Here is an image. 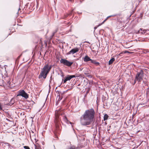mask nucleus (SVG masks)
I'll list each match as a JSON object with an SVG mask.
<instances>
[{
	"mask_svg": "<svg viewBox=\"0 0 149 149\" xmlns=\"http://www.w3.org/2000/svg\"><path fill=\"white\" fill-rule=\"evenodd\" d=\"M24 148L25 149H30L29 147L28 146H24Z\"/></svg>",
	"mask_w": 149,
	"mask_h": 149,
	"instance_id": "20",
	"label": "nucleus"
},
{
	"mask_svg": "<svg viewBox=\"0 0 149 149\" xmlns=\"http://www.w3.org/2000/svg\"><path fill=\"white\" fill-rule=\"evenodd\" d=\"M70 1H72V0H70Z\"/></svg>",
	"mask_w": 149,
	"mask_h": 149,
	"instance_id": "40",
	"label": "nucleus"
},
{
	"mask_svg": "<svg viewBox=\"0 0 149 149\" xmlns=\"http://www.w3.org/2000/svg\"><path fill=\"white\" fill-rule=\"evenodd\" d=\"M95 112L93 108L86 110L80 118V123L84 126L90 125L95 118Z\"/></svg>",
	"mask_w": 149,
	"mask_h": 149,
	"instance_id": "1",
	"label": "nucleus"
},
{
	"mask_svg": "<svg viewBox=\"0 0 149 149\" xmlns=\"http://www.w3.org/2000/svg\"><path fill=\"white\" fill-rule=\"evenodd\" d=\"M146 30L143 29L142 28H140L139 30L138 31V33L143 34L144 33L146 32Z\"/></svg>",
	"mask_w": 149,
	"mask_h": 149,
	"instance_id": "10",
	"label": "nucleus"
},
{
	"mask_svg": "<svg viewBox=\"0 0 149 149\" xmlns=\"http://www.w3.org/2000/svg\"><path fill=\"white\" fill-rule=\"evenodd\" d=\"M135 114H134L132 115V118H134V116L135 115Z\"/></svg>",
	"mask_w": 149,
	"mask_h": 149,
	"instance_id": "29",
	"label": "nucleus"
},
{
	"mask_svg": "<svg viewBox=\"0 0 149 149\" xmlns=\"http://www.w3.org/2000/svg\"><path fill=\"white\" fill-rule=\"evenodd\" d=\"M3 110V105L0 102V110Z\"/></svg>",
	"mask_w": 149,
	"mask_h": 149,
	"instance_id": "19",
	"label": "nucleus"
},
{
	"mask_svg": "<svg viewBox=\"0 0 149 149\" xmlns=\"http://www.w3.org/2000/svg\"><path fill=\"white\" fill-rule=\"evenodd\" d=\"M58 100H57V102H58L60 101L61 99V98L59 96H58Z\"/></svg>",
	"mask_w": 149,
	"mask_h": 149,
	"instance_id": "22",
	"label": "nucleus"
},
{
	"mask_svg": "<svg viewBox=\"0 0 149 149\" xmlns=\"http://www.w3.org/2000/svg\"><path fill=\"white\" fill-rule=\"evenodd\" d=\"M30 136L31 139L32 140L33 139H35V134H34L33 132V131H32V133H30Z\"/></svg>",
	"mask_w": 149,
	"mask_h": 149,
	"instance_id": "12",
	"label": "nucleus"
},
{
	"mask_svg": "<svg viewBox=\"0 0 149 149\" xmlns=\"http://www.w3.org/2000/svg\"><path fill=\"white\" fill-rule=\"evenodd\" d=\"M76 76L75 75H68L65 77V78L67 81L70 80L71 79L73 78H75Z\"/></svg>",
	"mask_w": 149,
	"mask_h": 149,
	"instance_id": "9",
	"label": "nucleus"
},
{
	"mask_svg": "<svg viewBox=\"0 0 149 149\" xmlns=\"http://www.w3.org/2000/svg\"><path fill=\"white\" fill-rule=\"evenodd\" d=\"M15 103V100L14 98H12L10 100V102L8 104L10 106H11Z\"/></svg>",
	"mask_w": 149,
	"mask_h": 149,
	"instance_id": "13",
	"label": "nucleus"
},
{
	"mask_svg": "<svg viewBox=\"0 0 149 149\" xmlns=\"http://www.w3.org/2000/svg\"><path fill=\"white\" fill-rule=\"evenodd\" d=\"M149 52V51H148V50H144V51L143 52L144 53H146Z\"/></svg>",
	"mask_w": 149,
	"mask_h": 149,
	"instance_id": "21",
	"label": "nucleus"
},
{
	"mask_svg": "<svg viewBox=\"0 0 149 149\" xmlns=\"http://www.w3.org/2000/svg\"><path fill=\"white\" fill-rule=\"evenodd\" d=\"M62 115V113H61L59 110H56L55 111V125L57 128L59 126V122L60 120L59 119V116L60 115Z\"/></svg>",
	"mask_w": 149,
	"mask_h": 149,
	"instance_id": "4",
	"label": "nucleus"
},
{
	"mask_svg": "<svg viewBox=\"0 0 149 149\" xmlns=\"http://www.w3.org/2000/svg\"><path fill=\"white\" fill-rule=\"evenodd\" d=\"M111 17V16H109L107 17V18L106 19V20H107V19L108 18H109V17Z\"/></svg>",
	"mask_w": 149,
	"mask_h": 149,
	"instance_id": "32",
	"label": "nucleus"
},
{
	"mask_svg": "<svg viewBox=\"0 0 149 149\" xmlns=\"http://www.w3.org/2000/svg\"><path fill=\"white\" fill-rule=\"evenodd\" d=\"M52 76H51V77H50V79L49 80V81L50 82H51V81H52Z\"/></svg>",
	"mask_w": 149,
	"mask_h": 149,
	"instance_id": "31",
	"label": "nucleus"
},
{
	"mask_svg": "<svg viewBox=\"0 0 149 149\" xmlns=\"http://www.w3.org/2000/svg\"><path fill=\"white\" fill-rule=\"evenodd\" d=\"M149 91V88H148L146 90V94H147L148 93V92Z\"/></svg>",
	"mask_w": 149,
	"mask_h": 149,
	"instance_id": "25",
	"label": "nucleus"
},
{
	"mask_svg": "<svg viewBox=\"0 0 149 149\" xmlns=\"http://www.w3.org/2000/svg\"><path fill=\"white\" fill-rule=\"evenodd\" d=\"M17 96H21L26 99L29 97L28 95L23 90L19 91L18 92Z\"/></svg>",
	"mask_w": 149,
	"mask_h": 149,
	"instance_id": "7",
	"label": "nucleus"
},
{
	"mask_svg": "<svg viewBox=\"0 0 149 149\" xmlns=\"http://www.w3.org/2000/svg\"><path fill=\"white\" fill-rule=\"evenodd\" d=\"M60 62L61 63L63 64L64 65L68 67L71 66L73 63V62H70L65 59L62 58L60 60Z\"/></svg>",
	"mask_w": 149,
	"mask_h": 149,
	"instance_id": "6",
	"label": "nucleus"
},
{
	"mask_svg": "<svg viewBox=\"0 0 149 149\" xmlns=\"http://www.w3.org/2000/svg\"><path fill=\"white\" fill-rule=\"evenodd\" d=\"M84 61L85 62H87L90 61L91 62L95 64L96 66H98L100 64L99 62H97L95 60L92 59L87 55H86L84 58Z\"/></svg>",
	"mask_w": 149,
	"mask_h": 149,
	"instance_id": "5",
	"label": "nucleus"
},
{
	"mask_svg": "<svg viewBox=\"0 0 149 149\" xmlns=\"http://www.w3.org/2000/svg\"><path fill=\"white\" fill-rule=\"evenodd\" d=\"M63 118V120H64V121L66 123H67L69 124L70 123V124H71V125L72 124V123L71 122H70V121H69L67 119V118H66V117L64 116V117Z\"/></svg>",
	"mask_w": 149,
	"mask_h": 149,
	"instance_id": "14",
	"label": "nucleus"
},
{
	"mask_svg": "<svg viewBox=\"0 0 149 149\" xmlns=\"http://www.w3.org/2000/svg\"><path fill=\"white\" fill-rule=\"evenodd\" d=\"M97 26H95L94 27V30H95L96 29H97Z\"/></svg>",
	"mask_w": 149,
	"mask_h": 149,
	"instance_id": "28",
	"label": "nucleus"
},
{
	"mask_svg": "<svg viewBox=\"0 0 149 149\" xmlns=\"http://www.w3.org/2000/svg\"><path fill=\"white\" fill-rule=\"evenodd\" d=\"M133 118H130V121L131 122L133 121Z\"/></svg>",
	"mask_w": 149,
	"mask_h": 149,
	"instance_id": "26",
	"label": "nucleus"
},
{
	"mask_svg": "<svg viewBox=\"0 0 149 149\" xmlns=\"http://www.w3.org/2000/svg\"><path fill=\"white\" fill-rule=\"evenodd\" d=\"M52 66V65H49L48 64L45 65L44 67L41 69V72L38 76L39 79H46L47 75L50 71Z\"/></svg>",
	"mask_w": 149,
	"mask_h": 149,
	"instance_id": "2",
	"label": "nucleus"
},
{
	"mask_svg": "<svg viewBox=\"0 0 149 149\" xmlns=\"http://www.w3.org/2000/svg\"><path fill=\"white\" fill-rule=\"evenodd\" d=\"M107 20L106 19H105L104 21L102 22V24H103V23L105 21H106Z\"/></svg>",
	"mask_w": 149,
	"mask_h": 149,
	"instance_id": "33",
	"label": "nucleus"
},
{
	"mask_svg": "<svg viewBox=\"0 0 149 149\" xmlns=\"http://www.w3.org/2000/svg\"><path fill=\"white\" fill-rule=\"evenodd\" d=\"M7 120H8V121H9L10 120L9 119H6Z\"/></svg>",
	"mask_w": 149,
	"mask_h": 149,
	"instance_id": "37",
	"label": "nucleus"
},
{
	"mask_svg": "<svg viewBox=\"0 0 149 149\" xmlns=\"http://www.w3.org/2000/svg\"><path fill=\"white\" fill-rule=\"evenodd\" d=\"M67 149H76V147L74 146H72Z\"/></svg>",
	"mask_w": 149,
	"mask_h": 149,
	"instance_id": "18",
	"label": "nucleus"
},
{
	"mask_svg": "<svg viewBox=\"0 0 149 149\" xmlns=\"http://www.w3.org/2000/svg\"><path fill=\"white\" fill-rule=\"evenodd\" d=\"M21 55H20V56H19L18 57V58H19L20 57V56H21Z\"/></svg>",
	"mask_w": 149,
	"mask_h": 149,
	"instance_id": "36",
	"label": "nucleus"
},
{
	"mask_svg": "<svg viewBox=\"0 0 149 149\" xmlns=\"http://www.w3.org/2000/svg\"><path fill=\"white\" fill-rule=\"evenodd\" d=\"M143 72L142 70L137 72L135 78L134 83H136V81L139 83L142 80L143 77Z\"/></svg>",
	"mask_w": 149,
	"mask_h": 149,
	"instance_id": "3",
	"label": "nucleus"
},
{
	"mask_svg": "<svg viewBox=\"0 0 149 149\" xmlns=\"http://www.w3.org/2000/svg\"><path fill=\"white\" fill-rule=\"evenodd\" d=\"M72 11H73V10H72V11H71V12L69 14L70 15H72Z\"/></svg>",
	"mask_w": 149,
	"mask_h": 149,
	"instance_id": "27",
	"label": "nucleus"
},
{
	"mask_svg": "<svg viewBox=\"0 0 149 149\" xmlns=\"http://www.w3.org/2000/svg\"><path fill=\"white\" fill-rule=\"evenodd\" d=\"M115 61V58H111L109 61V64L111 65L113 63V61Z\"/></svg>",
	"mask_w": 149,
	"mask_h": 149,
	"instance_id": "15",
	"label": "nucleus"
},
{
	"mask_svg": "<svg viewBox=\"0 0 149 149\" xmlns=\"http://www.w3.org/2000/svg\"><path fill=\"white\" fill-rule=\"evenodd\" d=\"M69 31H70V32H71V29H70V30Z\"/></svg>",
	"mask_w": 149,
	"mask_h": 149,
	"instance_id": "39",
	"label": "nucleus"
},
{
	"mask_svg": "<svg viewBox=\"0 0 149 149\" xmlns=\"http://www.w3.org/2000/svg\"><path fill=\"white\" fill-rule=\"evenodd\" d=\"M6 68H5V69L6 70ZM5 71L6 72V73H5L4 74H5V75H6V74L7 73V71H6V70H5Z\"/></svg>",
	"mask_w": 149,
	"mask_h": 149,
	"instance_id": "30",
	"label": "nucleus"
},
{
	"mask_svg": "<svg viewBox=\"0 0 149 149\" xmlns=\"http://www.w3.org/2000/svg\"><path fill=\"white\" fill-rule=\"evenodd\" d=\"M79 49L77 48H74L71 49L70 51L67 53V55H69L71 54H73L78 51Z\"/></svg>",
	"mask_w": 149,
	"mask_h": 149,
	"instance_id": "8",
	"label": "nucleus"
},
{
	"mask_svg": "<svg viewBox=\"0 0 149 149\" xmlns=\"http://www.w3.org/2000/svg\"><path fill=\"white\" fill-rule=\"evenodd\" d=\"M80 85V84H79L78 85V86H79Z\"/></svg>",
	"mask_w": 149,
	"mask_h": 149,
	"instance_id": "38",
	"label": "nucleus"
},
{
	"mask_svg": "<svg viewBox=\"0 0 149 149\" xmlns=\"http://www.w3.org/2000/svg\"><path fill=\"white\" fill-rule=\"evenodd\" d=\"M56 31H55V32H54L52 33V37H53V36H54V34H55V33H56Z\"/></svg>",
	"mask_w": 149,
	"mask_h": 149,
	"instance_id": "24",
	"label": "nucleus"
},
{
	"mask_svg": "<svg viewBox=\"0 0 149 149\" xmlns=\"http://www.w3.org/2000/svg\"><path fill=\"white\" fill-rule=\"evenodd\" d=\"M84 74H87V75L86 76L87 77H88L90 78H91L92 77V76L90 74H88V73L85 72Z\"/></svg>",
	"mask_w": 149,
	"mask_h": 149,
	"instance_id": "17",
	"label": "nucleus"
},
{
	"mask_svg": "<svg viewBox=\"0 0 149 149\" xmlns=\"http://www.w3.org/2000/svg\"><path fill=\"white\" fill-rule=\"evenodd\" d=\"M67 81V79L65 78V79L63 81V83H65Z\"/></svg>",
	"mask_w": 149,
	"mask_h": 149,
	"instance_id": "23",
	"label": "nucleus"
},
{
	"mask_svg": "<svg viewBox=\"0 0 149 149\" xmlns=\"http://www.w3.org/2000/svg\"><path fill=\"white\" fill-rule=\"evenodd\" d=\"M116 16V15H111V17H114Z\"/></svg>",
	"mask_w": 149,
	"mask_h": 149,
	"instance_id": "34",
	"label": "nucleus"
},
{
	"mask_svg": "<svg viewBox=\"0 0 149 149\" xmlns=\"http://www.w3.org/2000/svg\"><path fill=\"white\" fill-rule=\"evenodd\" d=\"M146 105V106H148V107H149V99L147 100V101L145 102L143 104H139V107H141L143 105Z\"/></svg>",
	"mask_w": 149,
	"mask_h": 149,
	"instance_id": "11",
	"label": "nucleus"
},
{
	"mask_svg": "<svg viewBox=\"0 0 149 149\" xmlns=\"http://www.w3.org/2000/svg\"><path fill=\"white\" fill-rule=\"evenodd\" d=\"M129 53V52H128V51H125V53Z\"/></svg>",
	"mask_w": 149,
	"mask_h": 149,
	"instance_id": "35",
	"label": "nucleus"
},
{
	"mask_svg": "<svg viewBox=\"0 0 149 149\" xmlns=\"http://www.w3.org/2000/svg\"><path fill=\"white\" fill-rule=\"evenodd\" d=\"M109 117V116L107 114H105L104 116V120L105 121L107 120Z\"/></svg>",
	"mask_w": 149,
	"mask_h": 149,
	"instance_id": "16",
	"label": "nucleus"
}]
</instances>
